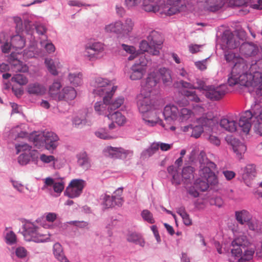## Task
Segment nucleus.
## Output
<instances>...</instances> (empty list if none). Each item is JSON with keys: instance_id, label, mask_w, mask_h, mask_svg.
<instances>
[{"instance_id": "nucleus-43", "label": "nucleus", "mask_w": 262, "mask_h": 262, "mask_svg": "<svg viewBox=\"0 0 262 262\" xmlns=\"http://www.w3.org/2000/svg\"><path fill=\"white\" fill-rule=\"evenodd\" d=\"M82 75L80 72L70 73L68 75V79L71 84L77 86L82 84Z\"/></svg>"}, {"instance_id": "nucleus-28", "label": "nucleus", "mask_w": 262, "mask_h": 262, "mask_svg": "<svg viewBox=\"0 0 262 262\" xmlns=\"http://www.w3.org/2000/svg\"><path fill=\"white\" fill-rule=\"evenodd\" d=\"M160 33L155 30H150L148 35L147 36V40L150 43V46L158 49V51L161 48L162 41L160 39Z\"/></svg>"}, {"instance_id": "nucleus-52", "label": "nucleus", "mask_w": 262, "mask_h": 262, "mask_svg": "<svg viewBox=\"0 0 262 262\" xmlns=\"http://www.w3.org/2000/svg\"><path fill=\"white\" fill-rule=\"evenodd\" d=\"M250 122L251 126L253 125L255 132L260 136H262V121L259 119H252Z\"/></svg>"}, {"instance_id": "nucleus-4", "label": "nucleus", "mask_w": 262, "mask_h": 262, "mask_svg": "<svg viewBox=\"0 0 262 262\" xmlns=\"http://www.w3.org/2000/svg\"><path fill=\"white\" fill-rule=\"evenodd\" d=\"M245 74L246 83L241 85L247 87L251 95H262V57L248 67Z\"/></svg>"}, {"instance_id": "nucleus-17", "label": "nucleus", "mask_w": 262, "mask_h": 262, "mask_svg": "<svg viewBox=\"0 0 262 262\" xmlns=\"http://www.w3.org/2000/svg\"><path fill=\"white\" fill-rule=\"evenodd\" d=\"M144 89L141 90L140 94L137 96V105L139 112L144 114L149 112L152 108V101L150 95L145 93Z\"/></svg>"}, {"instance_id": "nucleus-59", "label": "nucleus", "mask_w": 262, "mask_h": 262, "mask_svg": "<svg viewBox=\"0 0 262 262\" xmlns=\"http://www.w3.org/2000/svg\"><path fill=\"white\" fill-rule=\"evenodd\" d=\"M123 193V188L122 187L118 188L117 190H116L114 192L112 196L115 198L116 200L117 199H120V201H121L120 203V205H122L123 204L124 200L122 196Z\"/></svg>"}, {"instance_id": "nucleus-1", "label": "nucleus", "mask_w": 262, "mask_h": 262, "mask_svg": "<svg viewBox=\"0 0 262 262\" xmlns=\"http://www.w3.org/2000/svg\"><path fill=\"white\" fill-rule=\"evenodd\" d=\"M124 5L128 9H134L141 6L146 12H160L169 16L179 12L182 6L180 0H167L166 4L164 1L158 0H125Z\"/></svg>"}, {"instance_id": "nucleus-41", "label": "nucleus", "mask_w": 262, "mask_h": 262, "mask_svg": "<svg viewBox=\"0 0 262 262\" xmlns=\"http://www.w3.org/2000/svg\"><path fill=\"white\" fill-rule=\"evenodd\" d=\"M139 48L140 50L143 52H148L153 55H157L159 54V51L158 49H155L148 40H143L140 42Z\"/></svg>"}, {"instance_id": "nucleus-15", "label": "nucleus", "mask_w": 262, "mask_h": 262, "mask_svg": "<svg viewBox=\"0 0 262 262\" xmlns=\"http://www.w3.org/2000/svg\"><path fill=\"white\" fill-rule=\"evenodd\" d=\"M241 55L245 57H259L260 54L259 46L252 42H245L241 45L239 49Z\"/></svg>"}, {"instance_id": "nucleus-21", "label": "nucleus", "mask_w": 262, "mask_h": 262, "mask_svg": "<svg viewBox=\"0 0 262 262\" xmlns=\"http://www.w3.org/2000/svg\"><path fill=\"white\" fill-rule=\"evenodd\" d=\"M235 217L239 224L247 225L250 230H254L255 229V225L253 223L252 216L247 210H242L235 211Z\"/></svg>"}, {"instance_id": "nucleus-39", "label": "nucleus", "mask_w": 262, "mask_h": 262, "mask_svg": "<svg viewBox=\"0 0 262 262\" xmlns=\"http://www.w3.org/2000/svg\"><path fill=\"white\" fill-rule=\"evenodd\" d=\"M107 118L119 126L123 125L126 122L125 117L119 111L111 112L107 115Z\"/></svg>"}, {"instance_id": "nucleus-12", "label": "nucleus", "mask_w": 262, "mask_h": 262, "mask_svg": "<svg viewBox=\"0 0 262 262\" xmlns=\"http://www.w3.org/2000/svg\"><path fill=\"white\" fill-rule=\"evenodd\" d=\"M201 91L205 97L212 101H217L222 98L227 93L228 89L225 84H221L219 86L213 85H206L203 81Z\"/></svg>"}, {"instance_id": "nucleus-44", "label": "nucleus", "mask_w": 262, "mask_h": 262, "mask_svg": "<svg viewBox=\"0 0 262 262\" xmlns=\"http://www.w3.org/2000/svg\"><path fill=\"white\" fill-rule=\"evenodd\" d=\"M127 240L128 242L138 245L142 247H144L145 245V242L141 236L136 233L129 234L127 236Z\"/></svg>"}, {"instance_id": "nucleus-42", "label": "nucleus", "mask_w": 262, "mask_h": 262, "mask_svg": "<svg viewBox=\"0 0 262 262\" xmlns=\"http://www.w3.org/2000/svg\"><path fill=\"white\" fill-rule=\"evenodd\" d=\"M182 177L186 181V183H191L194 179V168L188 166L183 168L182 171Z\"/></svg>"}, {"instance_id": "nucleus-2", "label": "nucleus", "mask_w": 262, "mask_h": 262, "mask_svg": "<svg viewBox=\"0 0 262 262\" xmlns=\"http://www.w3.org/2000/svg\"><path fill=\"white\" fill-rule=\"evenodd\" d=\"M224 57L228 63L234 65L228 75V85L232 86L238 84L242 85L246 83L245 74L247 72L248 64L246 61L231 51H225Z\"/></svg>"}, {"instance_id": "nucleus-63", "label": "nucleus", "mask_w": 262, "mask_h": 262, "mask_svg": "<svg viewBox=\"0 0 262 262\" xmlns=\"http://www.w3.org/2000/svg\"><path fill=\"white\" fill-rule=\"evenodd\" d=\"M121 47L122 49L124 50L126 53H129L130 54H133L135 53L137 51L136 48L133 46H129L125 45L124 43H122L121 45Z\"/></svg>"}, {"instance_id": "nucleus-51", "label": "nucleus", "mask_w": 262, "mask_h": 262, "mask_svg": "<svg viewBox=\"0 0 262 262\" xmlns=\"http://www.w3.org/2000/svg\"><path fill=\"white\" fill-rule=\"evenodd\" d=\"M141 215L143 220L149 224H154L155 220L153 217V215L150 211L147 209L143 210L141 213Z\"/></svg>"}, {"instance_id": "nucleus-5", "label": "nucleus", "mask_w": 262, "mask_h": 262, "mask_svg": "<svg viewBox=\"0 0 262 262\" xmlns=\"http://www.w3.org/2000/svg\"><path fill=\"white\" fill-rule=\"evenodd\" d=\"M254 98V103L250 110L243 113L239 120V125L242 127L243 132L248 134L251 128V122L252 119H259L262 121V95H252Z\"/></svg>"}, {"instance_id": "nucleus-18", "label": "nucleus", "mask_w": 262, "mask_h": 262, "mask_svg": "<svg viewBox=\"0 0 262 262\" xmlns=\"http://www.w3.org/2000/svg\"><path fill=\"white\" fill-rule=\"evenodd\" d=\"M104 152L106 156L115 159H125L133 156L132 151L121 147L107 146L104 149Z\"/></svg>"}, {"instance_id": "nucleus-24", "label": "nucleus", "mask_w": 262, "mask_h": 262, "mask_svg": "<svg viewBox=\"0 0 262 262\" xmlns=\"http://www.w3.org/2000/svg\"><path fill=\"white\" fill-rule=\"evenodd\" d=\"M103 101H98L94 105L95 112L99 115H103L107 117V115L111 112L109 108V99L112 97L108 96H103Z\"/></svg>"}, {"instance_id": "nucleus-8", "label": "nucleus", "mask_w": 262, "mask_h": 262, "mask_svg": "<svg viewBox=\"0 0 262 262\" xmlns=\"http://www.w3.org/2000/svg\"><path fill=\"white\" fill-rule=\"evenodd\" d=\"M30 140L37 148L45 146L46 149L53 152L58 145L59 138L54 132L45 130L31 135Z\"/></svg>"}, {"instance_id": "nucleus-50", "label": "nucleus", "mask_w": 262, "mask_h": 262, "mask_svg": "<svg viewBox=\"0 0 262 262\" xmlns=\"http://www.w3.org/2000/svg\"><path fill=\"white\" fill-rule=\"evenodd\" d=\"M182 93L185 96H186L189 101L194 102H199L200 101V99L196 94L195 92L191 91L188 90H183Z\"/></svg>"}, {"instance_id": "nucleus-47", "label": "nucleus", "mask_w": 262, "mask_h": 262, "mask_svg": "<svg viewBox=\"0 0 262 262\" xmlns=\"http://www.w3.org/2000/svg\"><path fill=\"white\" fill-rule=\"evenodd\" d=\"M144 120L145 121V123L150 126H154L157 123H158L160 125H161L165 130H170L172 131H174L176 129V127L174 126L171 125L169 126L168 125H166V124L164 123L163 121L160 119H158L156 121L153 120H145L144 119Z\"/></svg>"}, {"instance_id": "nucleus-29", "label": "nucleus", "mask_w": 262, "mask_h": 262, "mask_svg": "<svg viewBox=\"0 0 262 262\" xmlns=\"http://www.w3.org/2000/svg\"><path fill=\"white\" fill-rule=\"evenodd\" d=\"M38 158V151L37 150L30 151L29 153L24 152L18 157V162L21 165H26L32 161H35Z\"/></svg>"}, {"instance_id": "nucleus-54", "label": "nucleus", "mask_w": 262, "mask_h": 262, "mask_svg": "<svg viewBox=\"0 0 262 262\" xmlns=\"http://www.w3.org/2000/svg\"><path fill=\"white\" fill-rule=\"evenodd\" d=\"M38 53V49L34 45L30 46L28 50L24 51V54L28 58L35 57Z\"/></svg>"}, {"instance_id": "nucleus-48", "label": "nucleus", "mask_w": 262, "mask_h": 262, "mask_svg": "<svg viewBox=\"0 0 262 262\" xmlns=\"http://www.w3.org/2000/svg\"><path fill=\"white\" fill-rule=\"evenodd\" d=\"M111 98H108L109 99V106L110 108L111 112H113L118 108H119L122 104H123L124 101V99L123 97L120 96L118 98H116L115 100L111 102Z\"/></svg>"}, {"instance_id": "nucleus-31", "label": "nucleus", "mask_w": 262, "mask_h": 262, "mask_svg": "<svg viewBox=\"0 0 262 262\" xmlns=\"http://www.w3.org/2000/svg\"><path fill=\"white\" fill-rule=\"evenodd\" d=\"M95 135L97 137L103 140L116 139L118 137L117 133L105 128H99L95 132Z\"/></svg>"}, {"instance_id": "nucleus-38", "label": "nucleus", "mask_w": 262, "mask_h": 262, "mask_svg": "<svg viewBox=\"0 0 262 262\" xmlns=\"http://www.w3.org/2000/svg\"><path fill=\"white\" fill-rule=\"evenodd\" d=\"M255 174L256 169L254 164H248L242 169V178L245 181L252 179L255 177Z\"/></svg>"}, {"instance_id": "nucleus-35", "label": "nucleus", "mask_w": 262, "mask_h": 262, "mask_svg": "<svg viewBox=\"0 0 262 262\" xmlns=\"http://www.w3.org/2000/svg\"><path fill=\"white\" fill-rule=\"evenodd\" d=\"M158 77L161 78L165 85H169L172 83V79L170 71L165 68H160L158 72H156Z\"/></svg>"}, {"instance_id": "nucleus-36", "label": "nucleus", "mask_w": 262, "mask_h": 262, "mask_svg": "<svg viewBox=\"0 0 262 262\" xmlns=\"http://www.w3.org/2000/svg\"><path fill=\"white\" fill-rule=\"evenodd\" d=\"M11 45L16 51L21 50L26 43L25 39L20 35H15L11 38Z\"/></svg>"}, {"instance_id": "nucleus-58", "label": "nucleus", "mask_w": 262, "mask_h": 262, "mask_svg": "<svg viewBox=\"0 0 262 262\" xmlns=\"http://www.w3.org/2000/svg\"><path fill=\"white\" fill-rule=\"evenodd\" d=\"M86 123V119L84 116L82 118H79L78 116L75 117L73 120V124L77 127L80 128Z\"/></svg>"}, {"instance_id": "nucleus-34", "label": "nucleus", "mask_w": 262, "mask_h": 262, "mask_svg": "<svg viewBox=\"0 0 262 262\" xmlns=\"http://www.w3.org/2000/svg\"><path fill=\"white\" fill-rule=\"evenodd\" d=\"M53 254L55 258L60 262H69L64 255L63 248L59 243H56L53 247Z\"/></svg>"}, {"instance_id": "nucleus-26", "label": "nucleus", "mask_w": 262, "mask_h": 262, "mask_svg": "<svg viewBox=\"0 0 262 262\" xmlns=\"http://www.w3.org/2000/svg\"><path fill=\"white\" fill-rule=\"evenodd\" d=\"M45 185L53 186L54 192L60 194L64 188V179L59 178L54 179L51 177L46 178L45 179Z\"/></svg>"}, {"instance_id": "nucleus-13", "label": "nucleus", "mask_w": 262, "mask_h": 262, "mask_svg": "<svg viewBox=\"0 0 262 262\" xmlns=\"http://www.w3.org/2000/svg\"><path fill=\"white\" fill-rule=\"evenodd\" d=\"M148 59L144 55H140L130 69L129 77L132 80L141 79L146 72Z\"/></svg>"}, {"instance_id": "nucleus-40", "label": "nucleus", "mask_w": 262, "mask_h": 262, "mask_svg": "<svg viewBox=\"0 0 262 262\" xmlns=\"http://www.w3.org/2000/svg\"><path fill=\"white\" fill-rule=\"evenodd\" d=\"M45 62L49 72L51 74L54 76L58 75V73L57 69L60 68V65L58 60L46 58Z\"/></svg>"}, {"instance_id": "nucleus-56", "label": "nucleus", "mask_w": 262, "mask_h": 262, "mask_svg": "<svg viewBox=\"0 0 262 262\" xmlns=\"http://www.w3.org/2000/svg\"><path fill=\"white\" fill-rule=\"evenodd\" d=\"M5 240L7 244L12 245L16 243V236L13 231H10L6 234Z\"/></svg>"}, {"instance_id": "nucleus-33", "label": "nucleus", "mask_w": 262, "mask_h": 262, "mask_svg": "<svg viewBox=\"0 0 262 262\" xmlns=\"http://www.w3.org/2000/svg\"><path fill=\"white\" fill-rule=\"evenodd\" d=\"M77 164L84 170L89 169L91 167V161L88 154L82 151L77 155Z\"/></svg>"}, {"instance_id": "nucleus-61", "label": "nucleus", "mask_w": 262, "mask_h": 262, "mask_svg": "<svg viewBox=\"0 0 262 262\" xmlns=\"http://www.w3.org/2000/svg\"><path fill=\"white\" fill-rule=\"evenodd\" d=\"M10 182L15 189L20 193L24 192V187L20 182L12 179L10 180Z\"/></svg>"}, {"instance_id": "nucleus-37", "label": "nucleus", "mask_w": 262, "mask_h": 262, "mask_svg": "<svg viewBox=\"0 0 262 262\" xmlns=\"http://www.w3.org/2000/svg\"><path fill=\"white\" fill-rule=\"evenodd\" d=\"M102 197V205L105 208H109L117 206L121 207L120 205V199H117L116 200L115 198L112 195L110 196L108 194H105Z\"/></svg>"}, {"instance_id": "nucleus-14", "label": "nucleus", "mask_w": 262, "mask_h": 262, "mask_svg": "<svg viewBox=\"0 0 262 262\" xmlns=\"http://www.w3.org/2000/svg\"><path fill=\"white\" fill-rule=\"evenodd\" d=\"M25 234L29 235V241L35 243H44L49 239V235L41 234L39 232V228L34 223L27 222L24 225Z\"/></svg>"}, {"instance_id": "nucleus-60", "label": "nucleus", "mask_w": 262, "mask_h": 262, "mask_svg": "<svg viewBox=\"0 0 262 262\" xmlns=\"http://www.w3.org/2000/svg\"><path fill=\"white\" fill-rule=\"evenodd\" d=\"M40 159L44 163L48 164L53 162V164H55V158L52 155L48 156L45 154H41L40 156Z\"/></svg>"}, {"instance_id": "nucleus-19", "label": "nucleus", "mask_w": 262, "mask_h": 262, "mask_svg": "<svg viewBox=\"0 0 262 262\" xmlns=\"http://www.w3.org/2000/svg\"><path fill=\"white\" fill-rule=\"evenodd\" d=\"M18 52L16 53L12 52L8 56L7 61L11 66V70L15 72H27L29 70L28 67L26 64L18 59L17 54Z\"/></svg>"}, {"instance_id": "nucleus-9", "label": "nucleus", "mask_w": 262, "mask_h": 262, "mask_svg": "<svg viewBox=\"0 0 262 262\" xmlns=\"http://www.w3.org/2000/svg\"><path fill=\"white\" fill-rule=\"evenodd\" d=\"M192 112L190 109L182 108L180 111L174 105H167L165 106L163 115L164 117L165 124L169 126H174V122L176 120L179 122H183L189 119Z\"/></svg>"}, {"instance_id": "nucleus-23", "label": "nucleus", "mask_w": 262, "mask_h": 262, "mask_svg": "<svg viewBox=\"0 0 262 262\" xmlns=\"http://www.w3.org/2000/svg\"><path fill=\"white\" fill-rule=\"evenodd\" d=\"M159 78L157 76L156 72H153L148 74L145 82H142L141 90H145L144 92L147 93V95H150L152 89L159 82Z\"/></svg>"}, {"instance_id": "nucleus-7", "label": "nucleus", "mask_w": 262, "mask_h": 262, "mask_svg": "<svg viewBox=\"0 0 262 262\" xmlns=\"http://www.w3.org/2000/svg\"><path fill=\"white\" fill-rule=\"evenodd\" d=\"M135 23L130 17H127L123 21L117 20L105 26L104 30L107 33L114 35L118 38L128 37L132 33Z\"/></svg>"}, {"instance_id": "nucleus-20", "label": "nucleus", "mask_w": 262, "mask_h": 262, "mask_svg": "<svg viewBox=\"0 0 262 262\" xmlns=\"http://www.w3.org/2000/svg\"><path fill=\"white\" fill-rule=\"evenodd\" d=\"M196 3L201 9L211 12L219 10L225 4L223 0H196Z\"/></svg>"}, {"instance_id": "nucleus-49", "label": "nucleus", "mask_w": 262, "mask_h": 262, "mask_svg": "<svg viewBox=\"0 0 262 262\" xmlns=\"http://www.w3.org/2000/svg\"><path fill=\"white\" fill-rule=\"evenodd\" d=\"M12 82H15L20 85H26L28 82V78L23 74H16L11 79Z\"/></svg>"}, {"instance_id": "nucleus-53", "label": "nucleus", "mask_w": 262, "mask_h": 262, "mask_svg": "<svg viewBox=\"0 0 262 262\" xmlns=\"http://www.w3.org/2000/svg\"><path fill=\"white\" fill-rule=\"evenodd\" d=\"M41 46L44 48L48 53L54 52L55 48L54 45L49 40H42L40 42Z\"/></svg>"}, {"instance_id": "nucleus-3", "label": "nucleus", "mask_w": 262, "mask_h": 262, "mask_svg": "<svg viewBox=\"0 0 262 262\" xmlns=\"http://www.w3.org/2000/svg\"><path fill=\"white\" fill-rule=\"evenodd\" d=\"M201 163L199 175L201 178L197 179L194 182L195 187L201 191L207 190L209 185L215 186L218 183L217 176L213 170L216 168L214 163L210 161L207 158L204 160H200Z\"/></svg>"}, {"instance_id": "nucleus-22", "label": "nucleus", "mask_w": 262, "mask_h": 262, "mask_svg": "<svg viewBox=\"0 0 262 262\" xmlns=\"http://www.w3.org/2000/svg\"><path fill=\"white\" fill-rule=\"evenodd\" d=\"M220 126L225 130L233 133L237 130V128L239 127L243 130V128L239 125V122L237 123V120L233 117H227L223 118L220 121Z\"/></svg>"}, {"instance_id": "nucleus-11", "label": "nucleus", "mask_w": 262, "mask_h": 262, "mask_svg": "<svg viewBox=\"0 0 262 262\" xmlns=\"http://www.w3.org/2000/svg\"><path fill=\"white\" fill-rule=\"evenodd\" d=\"M84 49V56L89 60L93 61L103 57L105 45L101 42L91 40L85 43Z\"/></svg>"}, {"instance_id": "nucleus-57", "label": "nucleus", "mask_w": 262, "mask_h": 262, "mask_svg": "<svg viewBox=\"0 0 262 262\" xmlns=\"http://www.w3.org/2000/svg\"><path fill=\"white\" fill-rule=\"evenodd\" d=\"M191 129L192 130L191 136L195 138H198L200 137L201 134L204 131V128L202 125H196L194 127L191 126Z\"/></svg>"}, {"instance_id": "nucleus-32", "label": "nucleus", "mask_w": 262, "mask_h": 262, "mask_svg": "<svg viewBox=\"0 0 262 262\" xmlns=\"http://www.w3.org/2000/svg\"><path fill=\"white\" fill-rule=\"evenodd\" d=\"M231 145L233 150L236 154L237 158L239 159H242L243 155L247 150L246 146L242 142L238 140H236L235 139L232 141Z\"/></svg>"}, {"instance_id": "nucleus-25", "label": "nucleus", "mask_w": 262, "mask_h": 262, "mask_svg": "<svg viewBox=\"0 0 262 262\" xmlns=\"http://www.w3.org/2000/svg\"><path fill=\"white\" fill-rule=\"evenodd\" d=\"M222 39L223 42L226 43L227 47L230 49H235L241 44L239 39L229 30L224 32Z\"/></svg>"}, {"instance_id": "nucleus-6", "label": "nucleus", "mask_w": 262, "mask_h": 262, "mask_svg": "<svg viewBox=\"0 0 262 262\" xmlns=\"http://www.w3.org/2000/svg\"><path fill=\"white\" fill-rule=\"evenodd\" d=\"M249 244L247 236L243 234L235 237L231 245V256L238 262H247L252 259L254 251L247 248Z\"/></svg>"}, {"instance_id": "nucleus-46", "label": "nucleus", "mask_w": 262, "mask_h": 262, "mask_svg": "<svg viewBox=\"0 0 262 262\" xmlns=\"http://www.w3.org/2000/svg\"><path fill=\"white\" fill-rule=\"evenodd\" d=\"M201 82H203V81L201 80L197 79L196 82L195 84L193 83L190 82L185 81L184 80H180L179 81V84L182 88L185 89H198L200 91L201 89V88H200V86H202V83Z\"/></svg>"}, {"instance_id": "nucleus-30", "label": "nucleus", "mask_w": 262, "mask_h": 262, "mask_svg": "<svg viewBox=\"0 0 262 262\" xmlns=\"http://www.w3.org/2000/svg\"><path fill=\"white\" fill-rule=\"evenodd\" d=\"M46 91L45 87L38 82L31 83L27 87V92L31 95H42L45 93Z\"/></svg>"}, {"instance_id": "nucleus-64", "label": "nucleus", "mask_w": 262, "mask_h": 262, "mask_svg": "<svg viewBox=\"0 0 262 262\" xmlns=\"http://www.w3.org/2000/svg\"><path fill=\"white\" fill-rule=\"evenodd\" d=\"M199 190L196 188L195 185L193 184V186L189 187L187 190V192L191 196L194 198H196L199 195Z\"/></svg>"}, {"instance_id": "nucleus-27", "label": "nucleus", "mask_w": 262, "mask_h": 262, "mask_svg": "<svg viewBox=\"0 0 262 262\" xmlns=\"http://www.w3.org/2000/svg\"><path fill=\"white\" fill-rule=\"evenodd\" d=\"M76 96L77 93L74 88L71 86H66L57 95V101L64 100L68 102L74 100Z\"/></svg>"}, {"instance_id": "nucleus-55", "label": "nucleus", "mask_w": 262, "mask_h": 262, "mask_svg": "<svg viewBox=\"0 0 262 262\" xmlns=\"http://www.w3.org/2000/svg\"><path fill=\"white\" fill-rule=\"evenodd\" d=\"M15 148L17 150L16 154L20 151H24L29 153L30 151L34 150L32 149V146L26 143L18 144L15 145Z\"/></svg>"}, {"instance_id": "nucleus-10", "label": "nucleus", "mask_w": 262, "mask_h": 262, "mask_svg": "<svg viewBox=\"0 0 262 262\" xmlns=\"http://www.w3.org/2000/svg\"><path fill=\"white\" fill-rule=\"evenodd\" d=\"M90 84L93 88V93L99 96L112 97L117 89V86L113 85L110 80L100 77L93 78Z\"/></svg>"}, {"instance_id": "nucleus-62", "label": "nucleus", "mask_w": 262, "mask_h": 262, "mask_svg": "<svg viewBox=\"0 0 262 262\" xmlns=\"http://www.w3.org/2000/svg\"><path fill=\"white\" fill-rule=\"evenodd\" d=\"M15 254L17 257L23 258L27 256V251L25 248L19 247L15 250Z\"/></svg>"}, {"instance_id": "nucleus-16", "label": "nucleus", "mask_w": 262, "mask_h": 262, "mask_svg": "<svg viewBox=\"0 0 262 262\" xmlns=\"http://www.w3.org/2000/svg\"><path fill=\"white\" fill-rule=\"evenodd\" d=\"M85 182L82 179L72 180L67 187L65 193L70 198L79 196L82 192Z\"/></svg>"}, {"instance_id": "nucleus-45", "label": "nucleus", "mask_w": 262, "mask_h": 262, "mask_svg": "<svg viewBox=\"0 0 262 262\" xmlns=\"http://www.w3.org/2000/svg\"><path fill=\"white\" fill-rule=\"evenodd\" d=\"M61 87V83L58 80H55L49 88V93L51 97L57 100V95L59 93V90Z\"/></svg>"}]
</instances>
